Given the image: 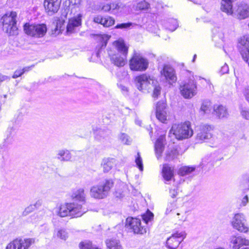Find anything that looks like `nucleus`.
<instances>
[{
    "mask_svg": "<svg viewBox=\"0 0 249 249\" xmlns=\"http://www.w3.org/2000/svg\"><path fill=\"white\" fill-rule=\"evenodd\" d=\"M154 214L151 212L148 211L147 213L142 216L143 220L145 223L147 224L148 222L151 221L153 218Z\"/></svg>",
    "mask_w": 249,
    "mask_h": 249,
    "instance_id": "ea45409f",
    "label": "nucleus"
},
{
    "mask_svg": "<svg viewBox=\"0 0 249 249\" xmlns=\"http://www.w3.org/2000/svg\"><path fill=\"white\" fill-rule=\"evenodd\" d=\"M129 65L131 70L133 71H143L147 68L148 62L142 56L135 54L130 59Z\"/></svg>",
    "mask_w": 249,
    "mask_h": 249,
    "instance_id": "1a4fd4ad",
    "label": "nucleus"
},
{
    "mask_svg": "<svg viewBox=\"0 0 249 249\" xmlns=\"http://www.w3.org/2000/svg\"><path fill=\"white\" fill-rule=\"evenodd\" d=\"M120 89H121V90L122 91H124V92H127L128 91V89H127V88L126 87H125V86H120Z\"/></svg>",
    "mask_w": 249,
    "mask_h": 249,
    "instance_id": "bf43d9fd",
    "label": "nucleus"
},
{
    "mask_svg": "<svg viewBox=\"0 0 249 249\" xmlns=\"http://www.w3.org/2000/svg\"><path fill=\"white\" fill-rule=\"evenodd\" d=\"M212 109V103L209 100H205L203 102L201 107L200 111L203 114L210 113Z\"/></svg>",
    "mask_w": 249,
    "mask_h": 249,
    "instance_id": "2f4dec72",
    "label": "nucleus"
},
{
    "mask_svg": "<svg viewBox=\"0 0 249 249\" xmlns=\"http://www.w3.org/2000/svg\"><path fill=\"white\" fill-rule=\"evenodd\" d=\"M72 197L76 200H78L80 203L83 204L85 201V194L84 189L80 188L72 194Z\"/></svg>",
    "mask_w": 249,
    "mask_h": 249,
    "instance_id": "a878e982",
    "label": "nucleus"
},
{
    "mask_svg": "<svg viewBox=\"0 0 249 249\" xmlns=\"http://www.w3.org/2000/svg\"><path fill=\"white\" fill-rule=\"evenodd\" d=\"M106 36V42H105V45L106 46V44H107V41L109 39V37L107 36Z\"/></svg>",
    "mask_w": 249,
    "mask_h": 249,
    "instance_id": "69168bd1",
    "label": "nucleus"
},
{
    "mask_svg": "<svg viewBox=\"0 0 249 249\" xmlns=\"http://www.w3.org/2000/svg\"><path fill=\"white\" fill-rule=\"evenodd\" d=\"M25 33L35 38H40L45 36L47 32V27L44 24L30 25L26 23L24 26Z\"/></svg>",
    "mask_w": 249,
    "mask_h": 249,
    "instance_id": "39448f33",
    "label": "nucleus"
},
{
    "mask_svg": "<svg viewBox=\"0 0 249 249\" xmlns=\"http://www.w3.org/2000/svg\"><path fill=\"white\" fill-rule=\"evenodd\" d=\"M15 132L13 128H8L7 131V140L9 141V140H11V139L14 136Z\"/></svg>",
    "mask_w": 249,
    "mask_h": 249,
    "instance_id": "a18cd8bd",
    "label": "nucleus"
},
{
    "mask_svg": "<svg viewBox=\"0 0 249 249\" xmlns=\"http://www.w3.org/2000/svg\"><path fill=\"white\" fill-rule=\"evenodd\" d=\"M239 18L244 19L249 16V6L244 2L239 3L237 9Z\"/></svg>",
    "mask_w": 249,
    "mask_h": 249,
    "instance_id": "4be33fe9",
    "label": "nucleus"
},
{
    "mask_svg": "<svg viewBox=\"0 0 249 249\" xmlns=\"http://www.w3.org/2000/svg\"><path fill=\"white\" fill-rule=\"evenodd\" d=\"M61 0H44V6L46 13L50 16L56 13L59 10Z\"/></svg>",
    "mask_w": 249,
    "mask_h": 249,
    "instance_id": "4468645a",
    "label": "nucleus"
},
{
    "mask_svg": "<svg viewBox=\"0 0 249 249\" xmlns=\"http://www.w3.org/2000/svg\"><path fill=\"white\" fill-rule=\"evenodd\" d=\"M172 204H170L169 206H168V207L167 208V209H166V213H169L170 212H171L172 210Z\"/></svg>",
    "mask_w": 249,
    "mask_h": 249,
    "instance_id": "13d9d810",
    "label": "nucleus"
},
{
    "mask_svg": "<svg viewBox=\"0 0 249 249\" xmlns=\"http://www.w3.org/2000/svg\"><path fill=\"white\" fill-rule=\"evenodd\" d=\"M241 185L244 190H249V177L247 178L242 181Z\"/></svg>",
    "mask_w": 249,
    "mask_h": 249,
    "instance_id": "c03bdc74",
    "label": "nucleus"
},
{
    "mask_svg": "<svg viewBox=\"0 0 249 249\" xmlns=\"http://www.w3.org/2000/svg\"><path fill=\"white\" fill-rule=\"evenodd\" d=\"M111 10H118L121 8V3L120 2H111L110 3Z\"/></svg>",
    "mask_w": 249,
    "mask_h": 249,
    "instance_id": "09e8293b",
    "label": "nucleus"
},
{
    "mask_svg": "<svg viewBox=\"0 0 249 249\" xmlns=\"http://www.w3.org/2000/svg\"><path fill=\"white\" fill-rule=\"evenodd\" d=\"M35 210V207L33 205H31L25 208L23 212V215H26Z\"/></svg>",
    "mask_w": 249,
    "mask_h": 249,
    "instance_id": "de8ad7c7",
    "label": "nucleus"
},
{
    "mask_svg": "<svg viewBox=\"0 0 249 249\" xmlns=\"http://www.w3.org/2000/svg\"><path fill=\"white\" fill-rule=\"evenodd\" d=\"M136 123L139 125H141V122L140 121H136Z\"/></svg>",
    "mask_w": 249,
    "mask_h": 249,
    "instance_id": "0e129e2a",
    "label": "nucleus"
},
{
    "mask_svg": "<svg viewBox=\"0 0 249 249\" xmlns=\"http://www.w3.org/2000/svg\"><path fill=\"white\" fill-rule=\"evenodd\" d=\"M229 67L228 65L225 63L223 66H222L220 70V72L222 74L227 73L229 71Z\"/></svg>",
    "mask_w": 249,
    "mask_h": 249,
    "instance_id": "3c124183",
    "label": "nucleus"
},
{
    "mask_svg": "<svg viewBox=\"0 0 249 249\" xmlns=\"http://www.w3.org/2000/svg\"><path fill=\"white\" fill-rule=\"evenodd\" d=\"M160 74L162 78L170 83H175L177 81L175 71L170 65H164L162 69L160 71Z\"/></svg>",
    "mask_w": 249,
    "mask_h": 249,
    "instance_id": "dca6fc26",
    "label": "nucleus"
},
{
    "mask_svg": "<svg viewBox=\"0 0 249 249\" xmlns=\"http://www.w3.org/2000/svg\"><path fill=\"white\" fill-rule=\"evenodd\" d=\"M181 95L187 99L192 98L197 93L196 83L193 80H190L180 87Z\"/></svg>",
    "mask_w": 249,
    "mask_h": 249,
    "instance_id": "9d476101",
    "label": "nucleus"
},
{
    "mask_svg": "<svg viewBox=\"0 0 249 249\" xmlns=\"http://www.w3.org/2000/svg\"><path fill=\"white\" fill-rule=\"evenodd\" d=\"M126 226L130 227L134 233L143 234L146 232V229L141 226L140 219L128 217L126 220Z\"/></svg>",
    "mask_w": 249,
    "mask_h": 249,
    "instance_id": "2eb2a0df",
    "label": "nucleus"
},
{
    "mask_svg": "<svg viewBox=\"0 0 249 249\" xmlns=\"http://www.w3.org/2000/svg\"><path fill=\"white\" fill-rule=\"evenodd\" d=\"M212 127L208 124H203L199 126L196 131V141L198 143H202L210 140L213 134L211 131Z\"/></svg>",
    "mask_w": 249,
    "mask_h": 249,
    "instance_id": "423d86ee",
    "label": "nucleus"
},
{
    "mask_svg": "<svg viewBox=\"0 0 249 249\" xmlns=\"http://www.w3.org/2000/svg\"><path fill=\"white\" fill-rule=\"evenodd\" d=\"M82 1V0H69L70 4L78 7Z\"/></svg>",
    "mask_w": 249,
    "mask_h": 249,
    "instance_id": "8fccbe9b",
    "label": "nucleus"
},
{
    "mask_svg": "<svg viewBox=\"0 0 249 249\" xmlns=\"http://www.w3.org/2000/svg\"><path fill=\"white\" fill-rule=\"evenodd\" d=\"M3 97H4V98H7V95L6 94L3 95Z\"/></svg>",
    "mask_w": 249,
    "mask_h": 249,
    "instance_id": "774afa93",
    "label": "nucleus"
},
{
    "mask_svg": "<svg viewBox=\"0 0 249 249\" xmlns=\"http://www.w3.org/2000/svg\"><path fill=\"white\" fill-rule=\"evenodd\" d=\"M80 249H101L93 245L89 241H85L79 244Z\"/></svg>",
    "mask_w": 249,
    "mask_h": 249,
    "instance_id": "f704fd0d",
    "label": "nucleus"
},
{
    "mask_svg": "<svg viewBox=\"0 0 249 249\" xmlns=\"http://www.w3.org/2000/svg\"><path fill=\"white\" fill-rule=\"evenodd\" d=\"M68 14V10L65 9L62 12L60 18H57L56 22V29H60L62 27V25L64 24L65 19L67 18Z\"/></svg>",
    "mask_w": 249,
    "mask_h": 249,
    "instance_id": "c756f323",
    "label": "nucleus"
},
{
    "mask_svg": "<svg viewBox=\"0 0 249 249\" xmlns=\"http://www.w3.org/2000/svg\"><path fill=\"white\" fill-rule=\"evenodd\" d=\"M162 176L165 180H170L174 176L173 169L168 164L163 165Z\"/></svg>",
    "mask_w": 249,
    "mask_h": 249,
    "instance_id": "393cba45",
    "label": "nucleus"
},
{
    "mask_svg": "<svg viewBox=\"0 0 249 249\" xmlns=\"http://www.w3.org/2000/svg\"><path fill=\"white\" fill-rule=\"evenodd\" d=\"M170 133H173L176 138L179 140L189 138L194 134L190 122L174 124L170 130Z\"/></svg>",
    "mask_w": 249,
    "mask_h": 249,
    "instance_id": "7ed1b4c3",
    "label": "nucleus"
},
{
    "mask_svg": "<svg viewBox=\"0 0 249 249\" xmlns=\"http://www.w3.org/2000/svg\"><path fill=\"white\" fill-rule=\"evenodd\" d=\"M113 185L112 180H106L105 182L92 186L90 190V195L95 198H104L108 195Z\"/></svg>",
    "mask_w": 249,
    "mask_h": 249,
    "instance_id": "20e7f679",
    "label": "nucleus"
},
{
    "mask_svg": "<svg viewBox=\"0 0 249 249\" xmlns=\"http://www.w3.org/2000/svg\"><path fill=\"white\" fill-rule=\"evenodd\" d=\"M249 202V198L248 196H245L242 200V204L243 206H246Z\"/></svg>",
    "mask_w": 249,
    "mask_h": 249,
    "instance_id": "6e6d98bb",
    "label": "nucleus"
},
{
    "mask_svg": "<svg viewBox=\"0 0 249 249\" xmlns=\"http://www.w3.org/2000/svg\"><path fill=\"white\" fill-rule=\"evenodd\" d=\"M132 25V23L131 22L118 24L115 27V28H116V29H127V28H129Z\"/></svg>",
    "mask_w": 249,
    "mask_h": 249,
    "instance_id": "37998d69",
    "label": "nucleus"
},
{
    "mask_svg": "<svg viewBox=\"0 0 249 249\" xmlns=\"http://www.w3.org/2000/svg\"><path fill=\"white\" fill-rule=\"evenodd\" d=\"M249 245V240L241 236L232 235L230 237V246L232 249H239L243 246Z\"/></svg>",
    "mask_w": 249,
    "mask_h": 249,
    "instance_id": "f3484780",
    "label": "nucleus"
},
{
    "mask_svg": "<svg viewBox=\"0 0 249 249\" xmlns=\"http://www.w3.org/2000/svg\"><path fill=\"white\" fill-rule=\"evenodd\" d=\"M101 9L105 12H109L111 11L110 3H104L100 6Z\"/></svg>",
    "mask_w": 249,
    "mask_h": 249,
    "instance_id": "49530a36",
    "label": "nucleus"
},
{
    "mask_svg": "<svg viewBox=\"0 0 249 249\" xmlns=\"http://www.w3.org/2000/svg\"><path fill=\"white\" fill-rule=\"evenodd\" d=\"M57 214L62 217L70 216V210L69 209V203H66L60 206Z\"/></svg>",
    "mask_w": 249,
    "mask_h": 249,
    "instance_id": "c85d7f7f",
    "label": "nucleus"
},
{
    "mask_svg": "<svg viewBox=\"0 0 249 249\" xmlns=\"http://www.w3.org/2000/svg\"><path fill=\"white\" fill-rule=\"evenodd\" d=\"M155 80L153 77L146 74H141L135 78L137 88L140 91H143L151 89V83Z\"/></svg>",
    "mask_w": 249,
    "mask_h": 249,
    "instance_id": "6e6552de",
    "label": "nucleus"
},
{
    "mask_svg": "<svg viewBox=\"0 0 249 249\" xmlns=\"http://www.w3.org/2000/svg\"><path fill=\"white\" fill-rule=\"evenodd\" d=\"M178 152L176 149H172L170 151L166 152L165 160H170L174 159L178 156Z\"/></svg>",
    "mask_w": 249,
    "mask_h": 249,
    "instance_id": "c9c22d12",
    "label": "nucleus"
},
{
    "mask_svg": "<svg viewBox=\"0 0 249 249\" xmlns=\"http://www.w3.org/2000/svg\"><path fill=\"white\" fill-rule=\"evenodd\" d=\"M56 235L57 237L64 240H66L68 237V234L64 229H58L56 231Z\"/></svg>",
    "mask_w": 249,
    "mask_h": 249,
    "instance_id": "e433bc0d",
    "label": "nucleus"
},
{
    "mask_svg": "<svg viewBox=\"0 0 249 249\" xmlns=\"http://www.w3.org/2000/svg\"><path fill=\"white\" fill-rule=\"evenodd\" d=\"M244 95L246 100L249 103V87L245 88L244 90Z\"/></svg>",
    "mask_w": 249,
    "mask_h": 249,
    "instance_id": "603ef678",
    "label": "nucleus"
},
{
    "mask_svg": "<svg viewBox=\"0 0 249 249\" xmlns=\"http://www.w3.org/2000/svg\"><path fill=\"white\" fill-rule=\"evenodd\" d=\"M93 21L96 23L101 24L105 27H109L115 23L114 18L109 16L103 17L97 15L94 17Z\"/></svg>",
    "mask_w": 249,
    "mask_h": 249,
    "instance_id": "aec40b11",
    "label": "nucleus"
},
{
    "mask_svg": "<svg viewBox=\"0 0 249 249\" xmlns=\"http://www.w3.org/2000/svg\"><path fill=\"white\" fill-rule=\"evenodd\" d=\"M186 236L184 232H177L166 240V247L169 249H176Z\"/></svg>",
    "mask_w": 249,
    "mask_h": 249,
    "instance_id": "f8f14e48",
    "label": "nucleus"
},
{
    "mask_svg": "<svg viewBox=\"0 0 249 249\" xmlns=\"http://www.w3.org/2000/svg\"><path fill=\"white\" fill-rule=\"evenodd\" d=\"M165 140L164 135L160 136L156 141L155 144V150L156 156L159 159L161 156V154L164 148V142Z\"/></svg>",
    "mask_w": 249,
    "mask_h": 249,
    "instance_id": "412c9836",
    "label": "nucleus"
},
{
    "mask_svg": "<svg viewBox=\"0 0 249 249\" xmlns=\"http://www.w3.org/2000/svg\"><path fill=\"white\" fill-rule=\"evenodd\" d=\"M135 163L141 171H143V167L142 164V159L140 156L139 152L137 153V156L135 159Z\"/></svg>",
    "mask_w": 249,
    "mask_h": 249,
    "instance_id": "58836bf2",
    "label": "nucleus"
},
{
    "mask_svg": "<svg viewBox=\"0 0 249 249\" xmlns=\"http://www.w3.org/2000/svg\"><path fill=\"white\" fill-rule=\"evenodd\" d=\"M178 218H179V219L180 220L184 221H185L186 219V216L185 214H184L180 218L179 217H178Z\"/></svg>",
    "mask_w": 249,
    "mask_h": 249,
    "instance_id": "680f3d73",
    "label": "nucleus"
},
{
    "mask_svg": "<svg viewBox=\"0 0 249 249\" xmlns=\"http://www.w3.org/2000/svg\"><path fill=\"white\" fill-rule=\"evenodd\" d=\"M213 112L219 118H226L228 115L227 108L222 105H215L213 107Z\"/></svg>",
    "mask_w": 249,
    "mask_h": 249,
    "instance_id": "b1692460",
    "label": "nucleus"
},
{
    "mask_svg": "<svg viewBox=\"0 0 249 249\" xmlns=\"http://www.w3.org/2000/svg\"><path fill=\"white\" fill-rule=\"evenodd\" d=\"M177 190L176 189H170V194L172 197H175L177 196Z\"/></svg>",
    "mask_w": 249,
    "mask_h": 249,
    "instance_id": "5fc2aeb1",
    "label": "nucleus"
},
{
    "mask_svg": "<svg viewBox=\"0 0 249 249\" xmlns=\"http://www.w3.org/2000/svg\"><path fill=\"white\" fill-rule=\"evenodd\" d=\"M82 204L76 202L69 203L70 216L78 217L85 213L87 212V210L83 207Z\"/></svg>",
    "mask_w": 249,
    "mask_h": 249,
    "instance_id": "a211bd4d",
    "label": "nucleus"
},
{
    "mask_svg": "<svg viewBox=\"0 0 249 249\" xmlns=\"http://www.w3.org/2000/svg\"><path fill=\"white\" fill-rule=\"evenodd\" d=\"M34 243L33 238L16 239L7 245L6 249H28Z\"/></svg>",
    "mask_w": 249,
    "mask_h": 249,
    "instance_id": "9b49d317",
    "label": "nucleus"
},
{
    "mask_svg": "<svg viewBox=\"0 0 249 249\" xmlns=\"http://www.w3.org/2000/svg\"><path fill=\"white\" fill-rule=\"evenodd\" d=\"M114 46L117 50V53L113 54L108 52L110 60L112 63L118 67H123L125 65V59L128 53V47L125 45L124 41L119 39L113 43Z\"/></svg>",
    "mask_w": 249,
    "mask_h": 249,
    "instance_id": "f257e3e1",
    "label": "nucleus"
},
{
    "mask_svg": "<svg viewBox=\"0 0 249 249\" xmlns=\"http://www.w3.org/2000/svg\"><path fill=\"white\" fill-rule=\"evenodd\" d=\"M115 160L114 159H104L102 162V165L105 172H107L110 171L115 164Z\"/></svg>",
    "mask_w": 249,
    "mask_h": 249,
    "instance_id": "cd10ccee",
    "label": "nucleus"
},
{
    "mask_svg": "<svg viewBox=\"0 0 249 249\" xmlns=\"http://www.w3.org/2000/svg\"><path fill=\"white\" fill-rule=\"evenodd\" d=\"M151 87L154 88L152 95L153 97L154 98H157L158 96L160 95L161 89V87L158 83V82L155 79V80L152 81Z\"/></svg>",
    "mask_w": 249,
    "mask_h": 249,
    "instance_id": "473e14b6",
    "label": "nucleus"
},
{
    "mask_svg": "<svg viewBox=\"0 0 249 249\" xmlns=\"http://www.w3.org/2000/svg\"><path fill=\"white\" fill-rule=\"evenodd\" d=\"M149 4L145 0H141L137 3L136 8L137 10H144L149 7Z\"/></svg>",
    "mask_w": 249,
    "mask_h": 249,
    "instance_id": "4c0bfd02",
    "label": "nucleus"
},
{
    "mask_svg": "<svg viewBox=\"0 0 249 249\" xmlns=\"http://www.w3.org/2000/svg\"><path fill=\"white\" fill-rule=\"evenodd\" d=\"M120 139L122 142L125 144H130L131 142V139L129 137L124 133H122L120 136Z\"/></svg>",
    "mask_w": 249,
    "mask_h": 249,
    "instance_id": "a19ab883",
    "label": "nucleus"
},
{
    "mask_svg": "<svg viewBox=\"0 0 249 249\" xmlns=\"http://www.w3.org/2000/svg\"><path fill=\"white\" fill-rule=\"evenodd\" d=\"M82 18L83 14L79 13L77 15L69 18L66 28V33L67 35L75 33L76 31L77 28L81 26Z\"/></svg>",
    "mask_w": 249,
    "mask_h": 249,
    "instance_id": "ddd939ff",
    "label": "nucleus"
},
{
    "mask_svg": "<svg viewBox=\"0 0 249 249\" xmlns=\"http://www.w3.org/2000/svg\"><path fill=\"white\" fill-rule=\"evenodd\" d=\"M240 110L242 117L246 120H249V109L246 107H242Z\"/></svg>",
    "mask_w": 249,
    "mask_h": 249,
    "instance_id": "79ce46f5",
    "label": "nucleus"
},
{
    "mask_svg": "<svg viewBox=\"0 0 249 249\" xmlns=\"http://www.w3.org/2000/svg\"><path fill=\"white\" fill-rule=\"evenodd\" d=\"M195 166H182L179 169L178 174V175L181 176L189 175L191 173L194 172L195 170Z\"/></svg>",
    "mask_w": 249,
    "mask_h": 249,
    "instance_id": "7c9ffc66",
    "label": "nucleus"
},
{
    "mask_svg": "<svg viewBox=\"0 0 249 249\" xmlns=\"http://www.w3.org/2000/svg\"><path fill=\"white\" fill-rule=\"evenodd\" d=\"M165 26L168 30L173 32L178 28V24L176 19L172 18L168 20Z\"/></svg>",
    "mask_w": 249,
    "mask_h": 249,
    "instance_id": "72a5a7b5",
    "label": "nucleus"
},
{
    "mask_svg": "<svg viewBox=\"0 0 249 249\" xmlns=\"http://www.w3.org/2000/svg\"><path fill=\"white\" fill-rule=\"evenodd\" d=\"M156 118L161 123H165L167 120V113L166 104L163 102H159L156 107Z\"/></svg>",
    "mask_w": 249,
    "mask_h": 249,
    "instance_id": "6ab92c4d",
    "label": "nucleus"
},
{
    "mask_svg": "<svg viewBox=\"0 0 249 249\" xmlns=\"http://www.w3.org/2000/svg\"><path fill=\"white\" fill-rule=\"evenodd\" d=\"M22 74H23V72L21 70L16 71L13 75V78H16L21 76Z\"/></svg>",
    "mask_w": 249,
    "mask_h": 249,
    "instance_id": "864d4df0",
    "label": "nucleus"
},
{
    "mask_svg": "<svg viewBox=\"0 0 249 249\" xmlns=\"http://www.w3.org/2000/svg\"><path fill=\"white\" fill-rule=\"evenodd\" d=\"M17 16L15 12H7L0 19L3 31L9 36H14L18 34Z\"/></svg>",
    "mask_w": 249,
    "mask_h": 249,
    "instance_id": "f03ea898",
    "label": "nucleus"
},
{
    "mask_svg": "<svg viewBox=\"0 0 249 249\" xmlns=\"http://www.w3.org/2000/svg\"><path fill=\"white\" fill-rule=\"evenodd\" d=\"M106 244L107 249H123L120 241L115 239L107 240Z\"/></svg>",
    "mask_w": 249,
    "mask_h": 249,
    "instance_id": "bb28decb",
    "label": "nucleus"
},
{
    "mask_svg": "<svg viewBox=\"0 0 249 249\" xmlns=\"http://www.w3.org/2000/svg\"><path fill=\"white\" fill-rule=\"evenodd\" d=\"M30 67H25L22 70H21V71H22L23 73L25 71H29L30 70Z\"/></svg>",
    "mask_w": 249,
    "mask_h": 249,
    "instance_id": "052dcab7",
    "label": "nucleus"
},
{
    "mask_svg": "<svg viewBox=\"0 0 249 249\" xmlns=\"http://www.w3.org/2000/svg\"><path fill=\"white\" fill-rule=\"evenodd\" d=\"M231 223L233 228L240 232L246 233L249 231L245 216L242 213L235 214Z\"/></svg>",
    "mask_w": 249,
    "mask_h": 249,
    "instance_id": "0eeeda50",
    "label": "nucleus"
},
{
    "mask_svg": "<svg viewBox=\"0 0 249 249\" xmlns=\"http://www.w3.org/2000/svg\"><path fill=\"white\" fill-rule=\"evenodd\" d=\"M42 204V201L40 200H37L34 205H33L35 207V209L40 207Z\"/></svg>",
    "mask_w": 249,
    "mask_h": 249,
    "instance_id": "4d7b16f0",
    "label": "nucleus"
},
{
    "mask_svg": "<svg viewBox=\"0 0 249 249\" xmlns=\"http://www.w3.org/2000/svg\"><path fill=\"white\" fill-rule=\"evenodd\" d=\"M196 56V54H195L194 56L193 59V62L195 61Z\"/></svg>",
    "mask_w": 249,
    "mask_h": 249,
    "instance_id": "338daca9",
    "label": "nucleus"
},
{
    "mask_svg": "<svg viewBox=\"0 0 249 249\" xmlns=\"http://www.w3.org/2000/svg\"><path fill=\"white\" fill-rule=\"evenodd\" d=\"M7 77L0 75V82L4 81L6 79Z\"/></svg>",
    "mask_w": 249,
    "mask_h": 249,
    "instance_id": "e2e57ef3",
    "label": "nucleus"
},
{
    "mask_svg": "<svg viewBox=\"0 0 249 249\" xmlns=\"http://www.w3.org/2000/svg\"><path fill=\"white\" fill-rule=\"evenodd\" d=\"M56 158L61 161H69L71 160L72 155L69 150L62 149L57 151Z\"/></svg>",
    "mask_w": 249,
    "mask_h": 249,
    "instance_id": "5701e85b",
    "label": "nucleus"
}]
</instances>
